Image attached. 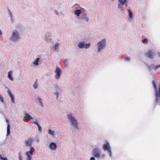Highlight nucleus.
<instances>
[{"mask_svg": "<svg viewBox=\"0 0 160 160\" xmlns=\"http://www.w3.org/2000/svg\"><path fill=\"white\" fill-rule=\"evenodd\" d=\"M119 1L122 5H125L127 6V0H119Z\"/></svg>", "mask_w": 160, "mask_h": 160, "instance_id": "nucleus-17", "label": "nucleus"}, {"mask_svg": "<svg viewBox=\"0 0 160 160\" xmlns=\"http://www.w3.org/2000/svg\"><path fill=\"white\" fill-rule=\"evenodd\" d=\"M55 72L56 73L55 78L57 79H58L60 77L62 71L60 68H57L56 69Z\"/></svg>", "mask_w": 160, "mask_h": 160, "instance_id": "nucleus-8", "label": "nucleus"}, {"mask_svg": "<svg viewBox=\"0 0 160 160\" xmlns=\"http://www.w3.org/2000/svg\"><path fill=\"white\" fill-rule=\"evenodd\" d=\"M81 12V10L80 9L76 10L74 12V13L77 16H79L80 13Z\"/></svg>", "mask_w": 160, "mask_h": 160, "instance_id": "nucleus-18", "label": "nucleus"}, {"mask_svg": "<svg viewBox=\"0 0 160 160\" xmlns=\"http://www.w3.org/2000/svg\"><path fill=\"white\" fill-rule=\"evenodd\" d=\"M128 15L129 16L128 19L129 21H132V14L130 9H128Z\"/></svg>", "mask_w": 160, "mask_h": 160, "instance_id": "nucleus-15", "label": "nucleus"}, {"mask_svg": "<svg viewBox=\"0 0 160 160\" xmlns=\"http://www.w3.org/2000/svg\"><path fill=\"white\" fill-rule=\"evenodd\" d=\"M159 68H160V64L156 65H153L151 67V69L152 70H156Z\"/></svg>", "mask_w": 160, "mask_h": 160, "instance_id": "nucleus-14", "label": "nucleus"}, {"mask_svg": "<svg viewBox=\"0 0 160 160\" xmlns=\"http://www.w3.org/2000/svg\"><path fill=\"white\" fill-rule=\"evenodd\" d=\"M38 130L39 131H41L42 130V128H41V127H40V126L39 125H38Z\"/></svg>", "mask_w": 160, "mask_h": 160, "instance_id": "nucleus-29", "label": "nucleus"}, {"mask_svg": "<svg viewBox=\"0 0 160 160\" xmlns=\"http://www.w3.org/2000/svg\"><path fill=\"white\" fill-rule=\"evenodd\" d=\"M82 18H84L85 20H86L87 22L88 21V18H86L84 16H82Z\"/></svg>", "mask_w": 160, "mask_h": 160, "instance_id": "nucleus-28", "label": "nucleus"}, {"mask_svg": "<svg viewBox=\"0 0 160 160\" xmlns=\"http://www.w3.org/2000/svg\"><path fill=\"white\" fill-rule=\"evenodd\" d=\"M146 55L147 57H150V52L149 51L146 54Z\"/></svg>", "mask_w": 160, "mask_h": 160, "instance_id": "nucleus-26", "label": "nucleus"}, {"mask_svg": "<svg viewBox=\"0 0 160 160\" xmlns=\"http://www.w3.org/2000/svg\"><path fill=\"white\" fill-rule=\"evenodd\" d=\"M67 116L71 122V125L73 126L76 128H78L77 122L74 118L72 117L71 114H68Z\"/></svg>", "mask_w": 160, "mask_h": 160, "instance_id": "nucleus-2", "label": "nucleus"}, {"mask_svg": "<svg viewBox=\"0 0 160 160\" xmlns=\"http://www.w3.org/2000/svg\"><path fill=\"white\" fill-rule=\"evenodd\" d=\"M8 93L9 96L10 97L12 102V103H14L15 102V101L13 95L11 93L10 91L9 90L8 91Z\"/></svg>", "mask_w": 160, "mask_h": 160, "instance_id": "nucleus-12", "label": "nucleus"}, {"mask_svg": "<svg viewBox=\"0 0 160 160\" xmlns=\"http://www.w3.org/2000/svg\"><path fill=\"white\" fill-rule=\"evenodd\" d=\"M19 38L18 34L16 30L13 32L12 35L11 39L12 40L15 41L18 39Z\"/></svg>", "mask_w": 160, "mask_h": 160, "instance_id": "nucleus-5", "label": "nucleus"}, {"mask_svg": "<svg viewBox=\"0 0 160 160\" xmlns=\"http://www.w3.org/2000/svg\"><path fill=\"white\" fill-rule=\"evenodd\" d=\"M39 59L40 58H37L36 60L33 62V64L36 66L38 65Z\"/></svg>", "mask_w": 160, "mask_h": 160, "instance_id": "nucleus-20", "label": "nucleus"}, {"mask_svg": "<svg viewBox=\"0 0 160 160\" xmlns=\"http://www.w3.org/2000/svg\"><path fill=\"white\" fill-rule=\"evenodd\" d=\"M33 139L32 138H30L26 140H25V144L26 146H31L32 145Z\"/></svg>", "mask_w": 160, "mask_h": 160, "instance_id": "nucleus-6", "label": "nucleus"}, {"mask_svg": "<svg viewBox=\"0 0 160 160\" xmlns=\"http://www.w3.org/2000/svg\"><path fill=\"white\" fill-rule=\"evenodd\" d=\"M56 95H57V98H58V92H57V93H56Z\"/></svg>", "mask_w": 160, "mask_h": 160, "instance_id": "nucleus-40", "label": "nucleus"}, {"mask_svg": "<svg viewBox=\"0 0 160 160\" xmlns=\"http://www.w3.org/2000/svg\"><path fill=\"white\" fill-rule=\"evenodd\" d=\"M103 148L104 150H107L110 154L111 153V149L108 142H106L103 145Z\"/></svg>", "mask_w": 160, "mask_h": 160, "instance_id": "nucleus-9", "label": "nucleus"}, {"mask_svg": "<svg viewBox=\"0 0 160 160\" xmlns=\"http://www.w3.org/2000/svg\"><path fill=\"white\" fill-rule=\"evenodd\" d=\"M148 41V40L147 39L145 38L142 40V42L143 43H144L145 42H147Z\"/></svg>", "mask_w": 160, "mask_h": 160, "instance_id": "nucleus-30", "label": "nucleus"}, {"mask_svg": "<svg viewBox=\"0 0 160 160\" xmlns=\"http://www.w3.org/2000/svg\"><path fill=\"white\" fill-rule=\"evenodd\" d=\"M98 51L99 52L102 49L105 45V39H102L101 41L98 43Z\"/></svg>", "mask_w": 160, "mask_h": 160, "instance_id": "nucleus-3", "label": "nucleus"}, {"mask_svg": "<svg viewBox=\"0 0 160 160\" xmlns=\"http://www.w3.org/2000/svg\"><path fill=\"white\" fill-rule=\"evenodd\" d=\"M118 7L119 8H122V7L120 4H118Z\"/></svg>", "mask_w": 160, "mask_h": 160, "instance_id": "nucleus-36", "label": "nucleus"}, {"mask_svg": "<svg viewBox=\"0 0 160 160\" xmlns=\"http://www.w3.org/2000/svg\"><path fill=\"white\" fill-rule=\"evenodd\" d=\"M10 125L9 124H8L7 127V135H8L10 134Z\"/></svg>", "mask_w": 160, "mask_h": 160, "instance_id": "nucleus-19", "label": "nucleus"}, {"mask_svg": "<svg viewBox=\"0 0 160 160\" xmlns=\"http://www.w3.org/2000/svg\"><path fill=\"white\" fill-rule=\"evenodd\" d=\"M34 151V149L32 147H30L29 151L26 152L25 153H28L30 155H32Z\"/></svg>", "mask_w": 160, "mask_h": 160, "instance_id": "nucleus-13", "label": "nucleus"}, {"mask_svg": "<svg viewBox=\"0 0 160 160\" xmlns=\"http://www.w3.org/2000/svg\"><path fill=\"white\" fill-rule=\"evenodd\" d=\"M38 100L39 102L40 103L42 107L43 106V104L42 103V99L40 98H38Z\"/></svg>", "mask_w": 160, "mask_h": 160, "instance_id": "nucleus-23", "label": "nucleus"}, {"mask_svg": "<svg viewBox=\"0 0 160 160\" xmlns=\"http://www.w3.org/2000/svg\"><path fill=\"white\" fill-rule=\"evenodd\" d=\"M159 57H160V55H159Z\"/></svg>", "mask_w": 160, "mask_h": 160, "instance_id": "nucleus-42", "label": "nucleus"}, {"mask_svg": "<svg viewBox=\"0 0 160 160\" xmlns=\"http://www.w3.org/2000/svg\"><path fill=\"white\" fill-rule=\"evenodd\" d=\"M0 100L2 102H3V98L2 96L0 94Z\"/></svg>", "mask_w": 160, "mask_h": 160, "instance_id": "nucleus-27", "label": "nucleus"}, {"mask_svg": "<svg viewBox=\"0 0 160 160\" xmlns=\"http://www.w3.org/2000/svg\"><path fill=\"white\" fill-rule=\"evenodd\" d=\"M33 86L34 88H35L37 87V80H36L35 84L33 85Z\"/></svg>", "mask_w": 160, "mask_h": 160, "instance_id": "nucleus-24", "label": "nucleus"}, {"mask_svg": "<svg viewBox=\"0 0 160 160\" xmlns=\"http://www.w3.org/2000/svg\"><path fill=\"white\" fill-rule=\"evenodd\" d=\"M63 62L65 64L67 65V61L66 60H65Z\"/></svg>", "mask_w": 160, "mask_h": 160, "instance_id": "nucleus-31", "label": "nucleus"}, {"mask_svg": "<svg viewBox=\"0 0 160 160\" xmlns=\"http://www.w3.org/2000/svg\"><path fill=\"white\" fill-rule=\"evenodd\" d=\"M2 159L3 160H7V158L6 157H3Z\"/></svg>", "mask_w": 160, "mask_h": 160, "instance_id": "nucleus-35", "label": "nucleus"}, {"mask_svg": "<svg viewBox=\"0 0 160 160\" xmlns=\"http://www.w3.org/2000/svg\"><path fill=\"white\" fill-rule=\"evenodd\" d=\"M48 133L49 134H51L52 135H54V132L52 131L51 129L48 130Z\"/></svg>", "mask_w": 160, "mask_h": 160, "instance_id": "nucleus-22", "label": "nucleus"}, {"mask_svg": "<svg viewBox=\"0 0 160 160\" xmlns=\"http://www.w3.org/2000/svg\"><path fill=\"white\" fill-rule=\"evenodd\" d=\"M125 60H126L129 61L130 60V59L128 58H125Z\"/></svg>", "mask_w": 160, "mask_h": 160, "instance_id": "nucleus-37", "label": "nucleus"}, {"mask_svg": "<svg viewBox=\"0 0 160 160\" xmlns=\"http://www.w3.org/2000/svg\"><path fill=\"white\" fill-rule=\"evenodd\" d=\"M90 46L89 43L88 44H84L83 42L79 43L78 44V47L81 48H85L87 49Z\"/></svg>", "mask_w": 160, "mask_h": 160, "instance_id": "nucleus-7", "label": "nucleus"}, {"mask_svg": "<svg viewBox=\"0 0 160 160\" xmlns=\"http://www.w3.org/2000/svg\"><path fill=\"white\" fill-rule=\"evenodd\" d=\"M2 158H3V157H2V155L0 154V159H2Z\"/></svg>", "mask_w": 160, "mask_h": 160, "instance_id": "nucleus-39", "label": "nucleus"}, {"mask_svg": "<svg viewBox=\"0 0 160 160\" xmlns=\"http://www.w3.org/2000/svg\"><path fill=\"white\" fill-rule=\"evenodd\" d=\"M90 160H95V158L93 157H91L90 158Z\"/></svg>", "mask_w": 160, "mask_h": 160, "instance_id": "nucleus-34", "label": "nucleus"}, {"mask_svg": "<svg viewBox=\"0 0 160 160\" xmlns=\"http://www.w3.org/2000/svg\"><path fill=\"white\" fill-rule=\"evenodd\" d=\"M2 34V31L0 30V35H1Z\"/></svg>", "mask_w": 160, "mask_h": 160, "instance_id": "nucleus-41", "label": "nucleus"}, {"mask_svg": "<svg viewBox=\"0 0 160 160\" xmlns=\"http://www.w3.org/2000/svg\"><path fill=\"white\" fill-rule=\"evenodd\" d=\"M152 84L156 97V101L158 102L160 97V82L158 83L157 80L154 79L152 81Z\"/></svg>", "mask_w": 160, "mask_h": 160, "instance_id": "nucleus-1", "label": "nucleus"}, {"mask_svg": "<svg viewBox=\"0 0 160 160\" xmlns=\"http://www.w3.org/2000/svg\"><path fill=\"white\" fill-rule=\"evenodd\" d=\"M59 46L58 43H57L55 45V49L57 50V51L58 50V47Z\"/></svg>", "mask_w": 160, "mask_h": 160, "instance_id": "nucleus-25", "label": "nucleus"}, {"mask_svg": "<svg viewBox=\"0 0 160 160\" xmlns=\"http://www.w3.org/2000/svg\"><path fill=\"white\" fill-rule=\"evenodd\" d=\"M19 160H22L21 156L20 155L18 157Z\"/></svg>", "mask_w": 160, "mask_h": 160, "instance_id": "nucleus-32", "label": "nucleus"}, {"mask_svg": "<svg viewBox=\"0 0 160 160\" xmlns=\"http://www.w3.org/2000/svg\"><path fill=\"white\" fill-rule=\"evenodd\" d=\"M25 116L24 117V119H25L24 121L26 122H28L29 119L32 118V117L28 113H25Z\"/></svg>", "mask_w": 160, "mask_h": 160, "instance_id": "nucleus-10", "label": "nucleus"}, {"mask_svg": "<svg viewBox=\"0 0 160 160\" xmlns=\"http://www.w3.org/2000/svg\"><path fill=\"white\" fill-rule=\"evenodd\" d=\"M6 122L7 123H8V124H9V121L7 119H6Z\"/></svg>", "mask_w": 160, "mask_h": 160, "instance_id": "nucleus-38", "label": "nucleus"}, {"mask_svg": "<svg viewBox=\"0 0 160 160\" xmlns=\"http://www.w3.org/2000/svg\"><path fill=\"white\" fill-rule=\"evenodd\" d=\"M33 123H34V124L37 125L38 126V125H39L38 123V122L37 121H35L33 122Z\"/></svg>", "mask_w": 160, "mask_h": 160, "instance_id": "nucleus-33", "label": "nucleus"}, {"mask_svg": "<svg viewBox=\"0 0 160 160\" xmlns=\"http://www.w3.org/2000/svg\"><path fill=\"white\" fill-rule=\"evenodd\" d=\"M49 147L51 150H55L56 148V145L54 143L52 142L50 144Z\"/></svg>", "mask_w": 160, "mask_h": 160, "instance_id": "nucleus-11", "label": "nucleus"}, {"mask_svg": "<svg viewBox=\"0 0 160 160\" xmlns=\"http://www.w3.org/2000/svg\"><path fill=\"white\" fill-rule=\"evenodd\" d=\"M12 71H9L8 73V77L9 79L11 81H12L13 80V78L12 76Z\"/></svg>", "mask_w": 160, "mask_h": 160, "instance_id": "nucleus-16", "label": "nucleus"}, {"mask_svg": "<svg viewBox=\"0 0 160 160\" xmlns=\"http://www.w3.org/2000/svg\"><path fill=\"white\" fill-rule=\"evenodd\" d=\"M92 154L95 157L99 158L101 157L100 151L98 148H95L92 151Z\"/></svg>", "mask_w": 160, "mask_h": 160, "instance_id": "nucleus-4", "label": "nucleus"}, {"mask_svg": "<svg viewBox=\"0 0 160 160\" xmlns=\"http://www.w3.org/2000/svg\"><path fill=\"white\" fill-rule=\"evenodd\" d=\"M27 155V158H26L27 160H31L32 156L30 155V154H28V153H25Z\"/></svg>", "mask_w": 160, "mask_h": 160, "instance_id": "nucleus-21", "label": "nucleus"}]
</instances>
